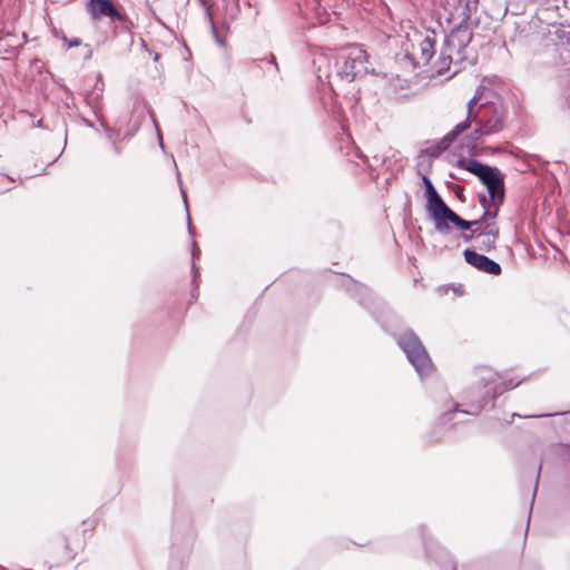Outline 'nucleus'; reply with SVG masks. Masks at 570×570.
Masks as SVG:
<instances>
[{"label":"nucleus","instance_id":"obj_1","mask_svg":"<svg viewBox=\"0 0 570 570\" xmlns=\"http://www.w3.org/2000/svg\"><path fill=\"white\" fill-rule=\"evenodd\" d=\"M503 108L497 94L489 87L480 86L474 96L466 105L465 131L473 130L465 135V147H475V142L482 135L498 132L503 126Z\"/></svg>","mask_w":570,"mask_h":570},{"label":"nucleus","instance_id":"obj_2","mask_svg":"<svg viewBox=\"0 0 570 570\" xmlns=\"http://www.w3.org/2000/svg\"><path fill=\"white\" fill-rule=\"evenodd\" d=\"M465 171L473 174L487 187L488 196L479 195L483 207V218H495L504 199V177L497 167L480 163L475 159L465 161Z\"/></svg>","mask_w":570,"mask_h":570},{"label":"nucleus","instance_id":"obj_3","mask_svg":"<svg viewBox=\"0 0 570 570\" xmlns=\"http://www.w3.org/2000/svg\"><path fill=\"white\" fill-rule=\"evenodd\" d=\"M401 27L404 31L402 49L405 57L414 67L426 66L435 53V33L426 29L420 30L410 21Z\"/></svg>","mask_w":570,"mask_h":570},{"label":"nucleus","instance_id":"obj_4","mask_svg":"<svg viewBox=\"0 0 570 570\" xmlns=\"http://www.w3.org/2000/svg\"><path fill=\"white\" fill-rule=\"evenodd\" d=\"M397 344L421 377L433 373L434 365L422 342L412 331L402 333L397 337Z\"/></svg>","mask_w":570,"mask_h":570},{"label":"nucleus","instance_id":"obj_5","mask_svg":"<svg viewBox=\"0 0 570 570\" xmlns=\"http://www.w3.org/2000/svg\"><path fill=\"white\" fill-rule=\"evenodd\" d=\"M336 65L337 76L350 82L370 71L368 55L357 45L344 49L340 53Z\"/></svg>","mask_w":570,"mask_h":570},{"label":"nucleus","instance_id":"obj_6","mask_svg":"<svg viewBox=\"0 0 570 570\" xmlns=\"http://www.w3.org/2000/svg\"><path fill=\"white\" fill-rule=\"evenodd\" d=\"M491 217H481V219L465 220V240L471 239L473 246L480 250H491L495 246L499 229Z\"/></svg>","mask_w":570,"mask_h":570},{"label":"nucleus","instance_id":"obj_7","mask_svg":"<svg viewBox=\"0 0 570 570\" xmlns=\"http://www.w3.org/2000/svg\"><path fill=\"white\" fill-rule=\"evenodd\" d=\"M481 380L484 383L485 395L482 397L479 404H470L469 409H465L464 414H472L476 415L481 410L485 409L487 406H493V400L502 394L504 391L510 389V386L505 384H497V374L491 372L488 368L481 370Z\"/></svg>","mask_w":570,"mask_h":570},{"label":"nucleus","instance_id":"obj_8","mask_svg":"<svg viewBox=\"0 0 570 570\" xmlns=\"http://www.w3.org/2000/svg\"><path fill=\"white\" fill-rule=\"evenodd\" d=\"M429 216L434 223L438 232L444 233L449 229V223H453L459 228H463V218L455 214L442 198L426 204Z\"/></svg>","mask_w":570,"mask_h":570},{"label":"nucleus","instance_id":"obj_9","mask_svg":"<svg viewBox=\"0 0 570 570\" xmlns=\"http://www.w3.org/2000/svg\"><path fill=\"white\" fill-rule=\"evenodd\" d=\"M465 263L473 266L474 268L491 274V275H500L501 266L499 263L490 259L489 257L478 254L475 250L465 249L464 252Z\"/></svg>","mask_w":570,"mask_h":570},{"label":"nucleus","instance_id":"obj_10","mask_svg":"<svg viewBox=\"0 0 570 570\" xmlns=\"http://www.w3.org/2000/svg\"><path fill=\"white\" fill-rule=\"evenodd\" d=\"M463 132V122H459L453 130L446 134L440 141L430 144L422 150V154H426L430 157H438L443 151L450 148L452 142L459 138Z\"/></svg>","mask_w":570,"mask_h":570},{"label":"nucleus","instance_id":"obj_11","mask_svg":"<svg viewBox=\"0 0 570 570\" xmlns=\"http://www.w3.org/2000/svg\"><path fill=\"white\" fill-rule=\"evenodd\" d=\"M87 8L94 20L102 17H109L111 20L122 19L110 0H90Z\"/></svg>","mask_w":570,"mask_h":570},{"label":"nucleus","instance_id":"obj_12","mask_svg":"<svg viewBox=\"0 0 570 570\" xmlns=\"http://www.w3.org/2000/svg\"><path fill=\"white\" fill-rule=\"evenodd\" d=\"M423 184L425 186L426 204H430L441 198V196L434 188L432 181L426 176H423Z\"/></svg>","mask_w":570,"mask_h":570},{"label":"nucleus","instance_id":"obj_13","mask_svg":"<svg viewBox=\"0 0 570 570\" xmlns=\"http://www.w3.org/2000/svg\"><path fill=\"white\" fill-rule=\"evenodd\" d=\"M436 292L439 293V295H446L449 292H452L453 297L461 296L463 293L461 285H442L438 287Z\"/></svg>","mask_w":570,"mask_h":570},{"label":"nucleus","instance_id":"obj_14","mask_svg":"<svg viewBox=\"0 0 570 570\" xmlns=\"http://www.w3.org/2000/svg\"><path fill=\"white\" fill-rule=\"evenodd\" d=\"M361 158H363L364 163L367 165L371 173H374L376 170V163H379V158L375 156L373 158V161H370L365 156L360 155Z\"/></svg>","mask_w":570,"mask_h":570},{"label":"nucleus","instance_id":"obj_15","mask_svg":"<svg viewBox=\"0 0 570 570\" xmlns=\"http://www.w3.org/2000/svg\"><path fill=\"white\" fill-rule=\"evenodd\" d=\"M179 184H180V190H181V195H183V199H184V203H185V206H186V209L188 210V206H187V195H186V191L184 190L183 186H181V180L179 179ZM187 218H188V232L191 234V225H190V218H189V214L187 213Z\"/></svg>","mask_w":570,"mask_h":570},{"label":"nucleus","instance_id":"obj_16","mask_svg":"<svg viewBox=\"0 0 570 570\" xmlns=\"http://www.w3.org/2000/svg\"><path fill=\"white\" fill-rule=\"evenodd\" d=\"M267 62H268V65L271 66V68L273 69V71H274L275 73H277V72H278V66H277V63H276V61H275V57H274L273 55H271V56L268 57Z\"/></svg>","mask_w":570,"mask_h":570},{"label":"nucleus","instance_id":"obj_17","mask_svg":"<svg viewBox=\"0 0 570 570\" xmlns=\"http://www.w3.org/2000/svg\"><path fill=\"white\" fill-rule=\"evenodd\" d=\"M206 16L210 22V26H212V29H213V32L216 33V27H215V22L213 20V17H212V12H210V9L209 8H206Z\"/></svg>","mask_w":570,"mask_h":570},{"label":"nucleus","instance_id":"obj_18","mask_svg":"<svg viewBox=\"0 0 570 570\" xmlns=\"http://www.w3.org/2000/svg\"><path fill=\"white\" fill-rule=\"evenodd\" d=\"M566 413H568V411H566V412H557V413H553V415H562V414H566ZM546 416H552V414L527 415L525 417H546Z\"/></svg>","mask_w":570,"mask_h":570},{"label":"nucleus","instance_id":"obj_19","mask_svg":"<svg viewBox=\"0 0 570 570\" xmlns=\"http://www.w3.org/2000/svg\"><path fill=\"white\" fill-rule=\"evenodd\" d=\"M80 43H81V40H80L79 38H75V39H72V40L68 43V47H69V48L78 47V46H80Z\"/></svg>","mask_w":570,"mask_h":570},{"label":"nucleus","instance_id":"obj_20","mask_svg":"<svg viewBox=\"0 0 570 570\" xmlns=\"http://www.w3.org/2000/svg\"><path fill=\"white\" fill-rule=\"evenodd\" d=\"M191 255H193V258H196L199 255V249L197 247L196 242H193V253H191Z\"/></svg>","mask_w":570,"mask_h":570},{"label":"nucleus","instance_id":"obj_21","mask_svg":"<svg viewBox=\"0 0 570 570\" xmlns=\"http://www.w3.org/2000/svg\"><path fill=\"white\" fill-rule=\"evenodd\" d=\"M455 164L459 168H463V157L459 156Z\"/></svg>","mask_w":570,"mask_h":570},{"label":"nucleus","instance_id":"obj_22","mask_svg":"<svg viewBox=\"0 0 570 570\" xmlns=\"http://www.w3.org/2000/svg\"><path fill=\"white\" fill-rule=\"evenodd\" d=\"M462 193H463V190L461 188H459L456 191V195L460 199H462Z\"/></svg>","mask_w":570,"mask_h":570},{"label":"nucleus","instance_id":"obj_23","mask_svg":"<svg viewBox=\"0 0 570 570\" xmlns=\"http://www.w3.org/2000/svg\"><path fill=\"white\" fill-rule=\"evenodd\" d=\"M154 61H157L159 59V55L158 53H155L154 57H153Z\"/></svg>","mask_w":570,"mask_h":570},{"label":"nucleus","instance_id":"obj_24","mask_svg":"<svg viewBox=\"0 0 570 570\" xmlns=\"http://www.w3.org/2000/svg\"><path fill=\"white\" fill-rule=\"evenodd\" d=\"M193 269L196 273L197 269H196V265L195 264L193 265Z\"/></svg>","mask_w":570,"mask_h":570}]
</instances>
